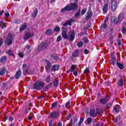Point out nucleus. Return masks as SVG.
<instances>
[{"mask_svg": "<svg viewBox=\"0 0 126 126\" xmlns=\"http://www.w3.org/2000/svg\"><path fill=\"white\" fill-rule=\"evenodd\" d=\"M21 74H22V73L20 70L17 71L15 75L16 79H19V78L21 76Z\"/></svg>", "mask_w": 126, "mask_h": 126, "instance_id": "11", "label": "nucleus"}, {"mask_svg": "<svg viewBox=\"0 0 126 126\" xmlns=\"http://www.w3.org/2000/svg\"><path fill=\"white\" fill-rule=\"evenodd\" d=\"M63 32H62V36L64 39H67L68 35L66 34V29H64V28H63Z\"/></svg>", "mask_w": 126, "mask_h": 126, "instance_id": "9", "label": "nucleus"}, {"mask_svg": "<svg viewBox=\"0 0 126 126\" xmlns=\"http://www.w3.org/2000/svg\"><path fill=\"white\" fill-rule=\"evenodd\" d=\"M46 82H50V80H51V78L50 77V76H48L46 78Z\"/></svg>", "mask_w": 126, "mask_h": 126, "instance_id": "43", "label": "nucleus"}, {"mask_svg": "<svg viewBox=\"0 0 126 126\" xmlns=\"http://www.w3.org/2000/svg\"><path fill=\"white\" fill-rule=\"evenodd\" d=\"M77 46L79 47H82V46H83V42L82 41L78 42L77 44Z\"/></svg>", "mask_w": 126, "mask_h": 126, "instance_id": "35", "label": "nucleus"}, {"mask_svg": "<svg viewBox=\"0 0 126 126\" xmlns=\"http://www.w3.org/2000/svg\"><path fill=\"white\" fill-rule=\"evenodd\" d=\"M108 101V99L106 98H102L100 99V103H101V104H105V103H107V102Z\"/></svg>", "mask_w": 126, "mask_h": 126, "instance_id": "26", "label": "nucleus"}, {"mask_svg": "<svg viewBox=\"0 0 126 126\" xmlns=\"http://www.w3.org/2000/svg\"><path fill=\"white\" fill-rule=\"evenodd\" d=\"M60 68V66L59 65H52V68L51 69V70H53V71H56V70H58Z\"/></svg>", "mask_w": 126, "mask_h": 126, "instance_id": "14", "label": "nucleus"}, {"mask_svg": "<svg viewBox=\"0 0 126 126\" xmlns=\"http://www.w3.org/2000/svg\"><path fill=\"white\" fill-rule=\"evenodd\" d=\"M119 85L120 86H123L124 85V81H123V79H121L118 82Z\"/></svg>", "mask_w": 126, "mask_h": 126, "instance_id": "28", "label": "nucleus"}, {"mask_svg": "<svg viewBox=\"0 0 126 126\" xmlns=\"http://www.w3.org/2000/svg\"><path fill=\"white\" fill-rule=\"evenodd\" d=\"M6 53L9 56H14L13 52L11 50H6Z\"/></svg>", "mask_w": 126, "mask_h": 126, "instance_id": "27", "label": "nucleus"}, {"mask_svg": "<svg viewBox=\"0 0 126 126\" xmlns=\"http://www.w3.org/2000/svg\"><path fill=\"white\" fill-rule=\"evenodd\" d=\"M27 28V24L25 23L20 28V31H23L24 29H26Z\"/></svg>", "mask_w": 126, "mask_h": 126, "instance_id": "20", "label": "nucleus"}, {"mask_svg": "<svg viewBox=\"0 0 126 126\" xmlns=\"http://www.w3.org/2000/svg\"><path fill=\"white\" fill-rule=\"evenodd\" d=\"M70 107V102H68L65 104V108H68Z\"/></svg>", "mask_w": 126, "mask_h": 126, "instance_id": "37", "label": "nucleus"}, {"mask_svg": "<svg viewBox=\"0 0 126 126\" xmlns=\"http://www.w3.org/2000/svg\"><path fill=\"white\" fill-rule=\"evenodd\" d=\"M32 116H29V117H28V119H29V120H32Z\"/></svg>", "mask_w": 126, "mask_h": 126, "instance_id": "58", "label": "nucleus"}, {"mask_svg": "<svg viewBox=\"0 0 126 126\" xmlns=\"http://www.w3.org/2000/svg\"><path fill=\"white\" fill-rule=\"evenodd\" d=\"M12 35H11V34H9L5 41L6 45H7L8 46H9V45H11L12 44Z\"/></svg>", "mask_w": 126, "mask_h": 126, "instance_id": "5", "label": "nucleus"}, {"mask_svg": "<svg viewBox=\"0 0 126 126\" xmlns=\"http://www.w3.org/2000/svg\"><path fill=\"white\" fill-rule=\"evenodd\" d=\"M71 22H72V20H69L63 24V26H66L67 25H71Z\"/></svg>", "mask_w": 126, "mask_h": 126, "instance_id": "19", "label": "nucleus"}, {"mask_svg": "<svg viewBox=\"0 0 126 126\" xmlns=\"http://www.w3.org/2000/svg\"><path fill=\"white\" fill-rule=\"evenodd\" d=\"M71 118V115L70 114H68L66 117V120H69Z\"/></svg>", "mask_w": 126, "mask_h": 126, "instance_id": "49", "label": "nucleus"}, {"mask_svg": "<svg viewBox=\"0 0 126 126\" xmlns=\"http://www.w3.org/2000/svg\"><path fill=\"white\" fill-rule=\"evenodd\" d=\"M122 33L123 34H126V27H123L122 28Z\"/></svg>", "mask_w": 126, "mask_h": 126, "instance_id": "39", "label": "nucleus"}, {"mask_svg": "<svg viewBox=\"0 0 126 126\" xmlns=\"http://www.w3.org/2000/svg\"><path fill=\"white\" fill-rule=\"evenodd\" d=\"M62 40V36L59 35L57 39V42H60Z\"/></svg>", "mask_w": 126, "mask_h": 126, "instance_id": "40", "label": "nucleus"}, {"mask_svg": "<svg viewBox=\"0 0 126 126\" xmlns=\"http://www.w3.org/2000/svg\"><path fill=\"white\" fill-rule=\"evenodd\" d=\"M90 115L91 117H96L97 115V112L95 111L94 109H92L91 110Z\"/></svg>", "mask_w": 126, "mask_h": 126, "instance_id": "12", "label": "nucleus"}, {"mask_svg": "<svg viewBox=\"0 0 126 126\" xmlns=\"http://www.w3.org/2000/svg\"><path fill=\"white\" fill-rule=\"evenodd\" d=\"M57 126H62V123H59Z\"/></svg>", "mask_w": 126, "mask_h": 126, "instance_id": "61", "label": "nucleus"}, {"mask_svg": "<svg viewBox=\"0 0 126 126\" xmlns=\"http://www.w3.org/2000/svg\"><path fill=\"white\" fill-rule=\"evenodd\" d=\"M29 110H30L29 108H27V109L26 110V114H28V112H29Z\"/></svg>", "mask_w": 126, "mask_h": 126, "instance_id": "53", "label": "nucleus"}, {"mask_svg": "<svg viewBox=\"0 0 126 126\" xmlns=\"http://www.w3.org/2000/svg\"><path fill=\"white\" fill-rule=\"evenodd\" d=\"M33 35H34V34L33 33L30 34V33H27L24 36V40H27L29 39V38H31V37H33Z\"/></svg>", "mask_w": 126, "mask_h": 126, "instance_id": "10", "label": "nucleus"}, {"mask_svg": "<svg viewBox=\"0 0 126 126\" xmlns=\"http://www.w3.org/2000/svg\"><path fill=\"white\" fill-rule=\"evenodd\" d=\"M124 16L125 15L124 14H121L118 17V22H121L124 19Z\"/></svg>", "mask_w": 126, "mask_h": 126, "instance_id": "18", "label": "nucleus"}, {"mask_svg": "<svg viewBox=\"0 0 126 126\" xmlns=\"http://www.w3.org/2000/svg\"><path fill=\"white\" fill-rule=\"evenodd\" d=\"M87 122L88 123V124L89 125H90V124H91V123H92V119L91 118H88L87 120Z\"/></svg>", "mask_w": 126, "mask_h": 126, "instance_id": "36", "label": "nucleus"}, {"mask_svg": "<svg viewBox=\"0 0 126 126\" xmlns=\"http://www.w3.org/2000/svg\"><path fill=\"white\" fill-rule=\"evenodd\" d=\"M103 13H106L108 11V3L105 4L103 7Z\"/></svg>", "mask_w": 126, "mask_h": 126, "instance_id": "16", "label": "nucleus"}, {"mask_svg": "<svg viewBox=\"0 0 126 126\" xmlns=\"http://www.w3.org/2000/svg\"><path fill=\"white\" fill-rule=\"evenodd\" d=\"M2 43H3V42L2 41V39L0 38V46H1V45H2Z\"/></svg>", "mask_w": 126, "mask_h": 126, "instance_id": "50", "label": "nucleus"}, {"mask_svg": "<svg viewBox=\"0 0 126 126\" xmlns=\"http://www.w3.org/2000/svg\"><path fill=\"white\" fill-rule=\"evenodd\" d=\"M48 47V44L44 42H42L38 47V50H44Z\"/></svg>", "mask_w": 126, "mask_h": 126, "instance_id": "7", "label": "nucleus"}, {"mask_svg": "<svg viewBox=\"0 0 126 126\" xmlns=\"http://www.w3.org/2000/svg\"><path fill=\"white\" fill-rule=\"evenodd\" d=\"M55 1H56V0H51L50 2H51V3H53V2H55Z\"/></svg>", "mask_w": 126, "mask_h": 126, "instance_id": "59", "label": "nucleus"}, {"mask_svg": "<svg viewBox=\"0 0 126 126\" xmlns=\"http://www.w3.org/2000/svg\"><path fill=\"white\" fill-rule=\"evenodd\" d=\"M5 15L6 17H8L9 16V14L8 13H6Z\"/></svg>", "mask_w": 126, "mask_h": 126, "instance_id": "55", "label": "nucleus"}, {"mask_svg": "<svg viewBox=\"0 0 126 126\" xmlns=\"http://www.w3.org/2000/svg\"><path fill=\"white\" fill-rule=\"evenodd\" d=\"M92 16V12H88L87 13V17H86V19L87 20L88 19H90V18Z\"/></svg>", "mask_w": 126, "mask_h": 126, "instance_id": "21", "label": "nucleus"}, {"mask_svg": "<svg viewBox=\"0 0 126 126\" xmlns=\"http://www.w3.org/2000/svg\"><path fill=\"white\" fill-rule=\"evenodd\" d=\"M6 72V70L5 69V68L2 67L0 69V75H3L5 74Z\"/></svg>", "mask_w": 126, "mask_h": 126, "instance_id": "15", "label": "nucleus"}, {"mask_svg": "<svg viewBox=\"0 0 126 126\" xmlns=\"http://www.w3.org/2000/svg\"><path fill=\"white\" fill-rule=\"evenodd\" d=\"M70 126H72V120L71 121V123L70 124Z\"/></svg>", "mask_w": 126, "mask_h": 126, "instance_id": "62", "label": "nucleus"}, {"mask_svg": "<svg viewBox=\"0 0 126 126\" xmlns=\"http://www.w3.org/2000/svg\"><path fill=\"white\" fill-rule=\"evenodd\" d=\"M117 44H118V45H121V42H118V43H117Z\"/></svg>", "mask_w": 126, "mask_h": 126, "instance_id": "64", "label": "nucleus"}, {"mask_svg": "<svg viewBox=\"0 0 126 126\" xmlns=\"http://www.w3.org/2000/svg\"><path fill=\"white\" fill-rule=\"evenodd\" d=\"M57 105H58V103H57V102H55V103H53V104L52 105V108H55V107H56V106H57Z\"/></svg>", "mask_w": 126, "mask_h": 126, "instance_id": "45", "label": "nucleus"}, {"mask_svg": "<svg viewBox=\"0 0 126 126\" xmlns=\"http://www.w3.org/2000/svg\"><path fill=\"white\" fill-rule=\"evenodd\" d=\"M89 72V68H87L85 70V73H88Z\"/></svg>", "mask_w": 126, "mask_h": 126, "instance_id": "48", "label": "nucleus"}, {"mask_svg": "<svg viewBox=\"0 0 126 126\" xmlns=\"http://www.w3.org/2000/svg\"><path fill=\"white\" fill-rule=\"evenodd\" d=\"M4 119L5 120H7V116H5V117H4Z\"/></svg>", "mask_w": 126, "mask_h": 126, "instance_id": "63", "label": "nucleus"}, {"mask_svg": "<svg viewBox=\"0 0 126 126\" xmlns=\"http://www.w3.org/2000/svg\"><path fill=\"white\" fill-rule=\"evenodd\" d=\"M59 85V82H58L57 81H55V82H54V86L57 87V86H58Z\"/></svg>", "mask_w": 126, "mask_h": 126, "instance_id": "44", "label": "nucleus"}, {"mask_svg": "<svg viewBox=\"0 0 126 126\" xmlns=\"http://www.w3.org/2000/svg\"><path fill=\"white\" fill-rule=\"evenodd\" d=\"M105 23L103 24L102 26L101 27L102 28H103L104 29H105V28H107V25L106 24V23L107 22V20H105L104 21Z\"/></svg>", "mask_w": 126, "mask_h": 126, "instance_id": "29", "label": "nucleus"}, {"mask_svg": "<svg viewBox=\"0 0 126 126\" xmlns=\"http://www.w3.org/2000/svg\"><path fill=\"white\" fill-rule=\"evenodd\" d=\"M27 66V65H26V64H24L22 65L23 68H25V67H26Z\"/></svg>", "mask_w": 126, "mask_h": 126, "instance_id": "54", "label": "nucleus"}, {"mask_svg": "<svg viewBox=\"0 0 126 126\" xmlns=\"http://www.w3.org/2000/svg\"><path fill=\"white\" fill-rule=\"evenodd\" d=\"M51 57L55 61H57V60H58V57H57V55H56V54H52Z\"/></svg>", "mask_w": 126, "mask_h": 126, "instance_id": "30", "label": "nucleus"}, {"mask_svg": "<svg viewBox=\"0 0 126 126\" xmlns=\"http://www.w3.org/2000/svg\"><path fill=\"white\" fill-rule=\"evenodd\" d=\"M83 121H84V118L81 119L78 124V126H81V124H82V123H83Z\"/></svg>", "mask_w": 126, "mask_h": 126, "instance_id": "34", "label": "nucleus"}, {"mask_svg": "<svg viewBox=\"0 0 126 126\" xmlns=\"http://www.w3.org/2000/svg\"><path fill=\"white\" fill-rule=\"evenodd\" d=\"M26 48H27L28 51H29V52H30V51H31V50H30V48H31V45H27L26 46Z\"/></svg>", "mask_w": 126, "mask_h": 126, "instance_id": "46", "label": "nucleus"}, {"mask_svg": "<svg viewBox=\"0 0 126 126\" xmlns=\"http://www.w3.org/2000/svg\"><path fill=\"white\" fill-rule=\"evenodd\" d=\"M6 61V56H3L0 60V63H5Z\"/></svg>", "mask_w": 126, "mask_h": 126, "instance_id": "25", "label": "nucleus"}, {"mask_svg": "<svg viewBox=\"0 0 126 126\" xmlns=\"http://www.w3.org/2000/svg\"><path fill=\"white\" fill-rule=\"evenodd\" d=\"M61 30V29H60V27H56L55 28H54V31L55 32H59Z\"/></svg>", "mask_w": 126, "mask_h": 126, "instance_id": "33", "label": "nucleus"}, {"mask_svg": "<svg viewBox=\"0 0 126 126\" xmlns=\"http://www.w3.org/2000/svg\"><path fill=\"white\" fill-rule=\"evenodd\" d=\"M9 120L10 122H12V121H13V117H10V118H9Z\"/></svg>", "mask_w": 126, "mask_h": 126, "instance_id": "51", "label": "nucleus"}, {"mask_svg": "<svg viewBox=\"0 0 126 126\" xmlns=\"http://www.w3.org/2000/svg\"><path fill=\"white\" fill-rule=\"evenodd\" d=\"M80 15V11H78L76 13V14L75 15V17H78V16H79Z\"/></svg>", "mask_w": 126, "mask_h": 126, "instance_id": "42", "label": "nucleus"}, {"mask_svg": "<svg viewBox=\"0 0 126 126\" xmlns=\"http://www.w3.org/2000/svg\"><path fill=\"white\" fill-rule=\"evenodd\" d=\"M87 11V9H84L81 11V14L82 15H83V14H85L86 13V11Z\"/></svg>", "mask_w": 126, "mask_h": 126, "instance_id": "38", "label": "nucleus"}, {"mask_svg": "<svg viewBox=\"0 0 126 126\" xmlns=\"http://www.w3.org/2000/svg\"><path fill=\"white\" fill-rule=\"evenodd\" d=\"M4 12V10H2L0 12V15H1L2 14V13H3Z\"/></svg>", "mask_w": 126, "mask_h": 126, "instance_id": "57", "label": "nucleus"}, {"mask_svg": "<svg viewBox=\"0 0 126 126\" xmlns=\"http://www.w3.org/2000/svg\"><path fill=\"white\" fill-rule=\"evenodd\" d=\"M79 54V50H75L74 52V53L72 54V57L73 58H76V57H78Z\"/></svg>", "mask_w": 126, "mask_h": 126, "instance_id": "17", "label": "nucleus"}, {"mask_svg": "<svg viewBox=\"0 0 126 126\" xmlns=\"http://www.w3.org/2000/svg\"><path fill=\"white\" fill-rule=\"evenodd\" d=\"M75 38V33L74 31H70L68 33V40L69 41H73Z\"/></svg>", "mask_w": 126, "mask_h": 126, "instance_id": "4", "label": "nucleus"}, {"mask_svg": "<svg viewBox=\"0 0 126 126\" xmlns=\"http://www.w3.org/2000/svg\"><path fill=\"white\" fill-rule=\"evenodd\" d=\"M83 40L84 41V43H88V39L87 37H84Z\"/></svg>", "mask_w": 126, "mask_h": 126, "instance_id": "41", "label": "nucleus"}, {"mask_svg": "<svg viewBox=\"0 0 126 126\" xmlns=\"http://www.w3.org/2000/svg\"><path fill=\"white\" fill-rule=\"evenodd\" d=\"M113 111H115L116 113H119L120 112V106L119 105H116L113 107Z\"/></svg>", "mask_w": 126, "mask_h": 126, "instance_id": "13", "label": "nucleus"}, {"mask_svg": "<svg viewBox=\"0 0 126 126\" xmlns=\"http://www.w3.org/2000/svg\"><path fill=\"white\" fill-rule=\"evenodd\" d=\"M111 106V104H107V107L108 108H110V107Z\"/></svg>", "mask_w": 126, "mask_h": 126, "instance_id": "60", "label": "nucleus"}, {"mask_svg": "<svg viewBox=\"0 0 126 126\" xmlns=\"http://www.w3.org/2000/svg\"><path fill=\"white\" fill-rule=\"evenodd\" d=\"M0 26H1L2 29L5 28V24L4 23L0 22Z\"/></svg>", "mask_w": 126, "mask_h": 126, "instance_id": "31", "label": "nucleus"}, {"mask_svg": "<svg viewBox=\"0 0 126 126\" xmlns=\"http://www.w3.org/2000/svg\"><path fill=\"white\" fill-rule=\"evenodd\" d=\"M46 65L45 69L46 70L47 72H50L51 71V67L52 66V64L49 61H46L45 62Z\"/></svg>", "mask_w": 126, "mask_h": 126, "instance_id": "6", "label": "nucleus"}, {"mask_svg": "<svg viewBox=\"0 0 126 126\" xmlns=\"http://www.w3.org/2000/svg\"><path fill=\"white\" fill-rule=\"evenodd\" d=\"M37 14H38V9L36 8L34 9V12L32 14V17H36Z\"/></svg>", "mask_w": 126, "mask_h": 126, "instance_id": "23", "label": "nucleus"}, {"mask_svg": "<svg viewBox=\"0 0 126 126\" xmlns=\"http://www.w3.org/2000/svg\"><path fill=\"white\" fill-rule=\"evenodd\" d=\"M77 8V2L76 3H71L69 5L66 6L65 7L61 9V12H64V11L74 10Z\"/></svg>", "mask_w": 126, "mask_h": 126, "instance_id": "1", "label": "nucleus"}, {"mask_svg": "<svg viewBox=\"0 0 126 126\" xmlns=\"http://www.w3.org/2000/svg\"><path fill=\"white\" fill-rule=\"evenodd\" d=\"M60 116L59 113L58 112H53L51 113L50 118L52 119H57V118Z\"/></svg>", "mask_w": 126, "mask_h": 126, "instance_id": "8", "label": "nucleus"}, {"mask_svg": "<svg viewBox=\"0 0 126 126\" xmlns=\"http://www.w3.org/2000/svg\"><path fill=\"white\" fill-rule=\"evenodd\" d=\"M84 53L85 54H88V50L87 49L85 50Z\"/></svg>", "mask_w": 126, "mask_h": 126, "instance_id": "56", "label": "nucleus"}, {"mask_svg": "<svg viewBox=\"0 0 126 126\" xmlns=\"http://www.w3.org/2000/svg\"><path fill=\"white\" fill-rule=\"evenodd\" d=\"M111 4L112 11H116L118 8V0H111Z\"/></svg>", "mask_w": 126, "mask_h": 126, "instance_id": "3", "label": "nucleus"}, {"mask_svg": "<svg viewBox=\"0 0 126 126\" xmlns=\"http://www.w3.org/2000/svg\"><path fill=\"white\" fill-rule=\"evenodd\" d=\"M76 69V66L75 65H72L71 68H70L69 70L67 71V72L69 71H73L74 69Z\"/></svg>", "mask_w": 126, "mask_h": 126, "instance_id": "24", "label": "nucleus"}, {"mask_svg": "<svg viewBox=\"0 0 126 126\" xmlns=\"http://www.w3.org/2000/svg\"><path fill=\"white\" fill-rule=\"evenodd\" d=\"M18 56H19V57H20V58H23V56H24L23 53H19Z\"/></svg>", "mask_w": 126, "mask_h": 126, "instance_id": "47", "label": "nucleus"}, {"mask_svg": "<svg viewBox=\"0 0 126 126\" xmlns=\"http://www.w3.org/2000/svg\"><path fill=\"white\" fill-rule=\"evenodd\" d=\"M44 85H45V83H44V82L37 81L33 85V89H41V88H43V87H44Z\"/></svg>", "mask_w": 126, "mask_h": 126, "instance_id": "2", "label": "nucleus"}, {"mask_svg": "<svg viewBox=\"0 0 126 126\" xmlns=\"http://www.w3.org/2000/svg\"><path fill=\"white\" fill-rule=\"evenodd\" d=\"M118 67L120 68V69H124V65L119 62H117L116 63Z\"/></svg>", "mask_w": 126, "mask_h": 126, "instance_id": "22", "label": "nucleus"}, {"mask_svg": "<svg viewBox=\"0 0 126 126\" xmlns=\"http://www.w3.org/2000/svg\"><path fill=\"white\" fill-rule=\"evenodd\" d=\"M73 74H74V75H75L76 76L78 75V73H77V72L76 71H75L73 72Z\"/></svg>", "mask_w": 126, "mask_h": 126, "instance_id": "52", "label": "nucleus"}, {"mask_svg": "<svg viewBox=\"0 0 126 126\" xmlns=\"http://www.w3.org/2000/svg\"><path fill=\"white\" fill-rule=\"evenodd\" d=\"M46 35H50V34H52V30H48L46 32Z\"/></svg>", "mask_w": 126, "mask_h": 126, "instance_id": "32", "label": "nucleus"}]
</instances>
